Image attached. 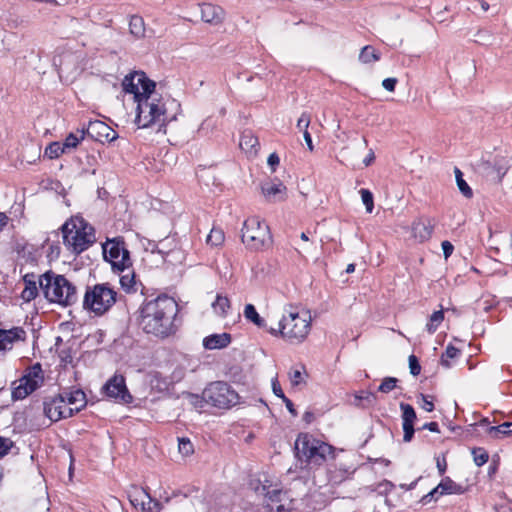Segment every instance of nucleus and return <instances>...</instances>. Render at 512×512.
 <instances>
[{
	"label": "nucleus",
	"instance_id": "56",
	"mask_svg": "<svg viewBox=\"0 0 512 512\" xmlns=\"http://www.w3.org/2000/svg\"><path fill=\"white\" fill-rule=\"evenodd\" d=\"M422 429H427L431 432H436L438 433L440 430H439V425L437 422H429V423H425L423 426H422Z\"/></svg>",
	"mask_w": 512,
	"mask_h": 512
},
{
	"label": "nucleus",
	"instance_id": "10",
	"mask_svg": "<svg viewBox=\"0 0 512 512\" xmlns=\"http://www.w3.org/2000/svg\"><path fill=\"white\" fill-rule=\"evenodd\" d=\"M102 249L104 260L111 264L114 272H124L132 266L130 253L122 237L107 239Z\"/></svg>",
	"mask_w": 512,
	"mask_h": 512
},
{
	"label": "nucleus",
	"instance_id": "9",
	"mask_svg": "<svg viewBox=\"0 0 512 512\" xmlns=\"http://www.w3.org/2000/svg\"><path fill=\"white\" fill-rule=\"evenodd\" d=\"M202 399L214 407L229 409L239 403L238 393L226 382L210 383L202 393Z\"/></svg>",
	"mask_w": 512,
	"mask_h": 512
},
{
	"label": "nucleus",
	"instance_id": "55",
	"mask_svg": "<svg viewBox=\"0 0 512 512\" xmlns=\"http://www.w3.org/2000/svg\"><path fill=\"white\" fill-rule=\"evenodd\" d=\"M118 137L117 133L111 128L108 127V131L105 133V137L103 138V142H112Z\"/></svg>",
	"mask_w": 512,
	"mask_h": 512
},
{
	"label": "nucleus",
	"instance_id": "28",
	"mask_svg": "<svg viewBox=\"0 0 512 512\" xmlns=\"http://www.w3.org/2000/svg\"><path fill=\"white\" fill-rule=\"evenodd\" d=\"M243 314L248 321L252 322L257 327L266 328L265 320L260 317L253 304H246Z\"/></svg>",
	"mask_w": 512,
	"mask_h": 512
},
{
	"label": "nucleus",
	"instance_id": "63",
	"mask_svg": "<svg viewBox=\"0 0 512 512\" xmlns=\"http://www.w3.org/2000/svg\"><path fill=\"white\" fill-rule=\"evenodd\" d=\"M7 222H8V217L6 216V214L0 212V230L4 226H6Z\"/></svg>",
	"mask_w": 512,
	"mask_h": 512
},
{
	"label": "nucleus",
	"instance_id": "36",
	"mask_svg": "<svg viewBox=\"0 0 512 512\" xmlns=\"http://www.w3.org/2000/svg\"><path fill=\"white\" fill-rule=\"evenodd\" d=\"M224 232L218 228H212L207 236L206 242L211 246H219L224 242Z\"/></svg>",
	"mask_w": 512,
	"mask_h": 512
},
{
	"label": "nucleus",
	"instance_id": "42",
	"mask_svg": "<svg viewBox=\"0 0 512 512\" xmlns=\"http://www.w3.org/2000/svg\"><path fill=\"white\" fill-rule=\"evenodd\" d=\"M472 455L477 466L484 465L489 459L488 453L483 448H474L472 450Z\"/></svg>",
	"mask_w": 512,
	"mask_h": 512
},
{
	"label": "nucleus",
	"instance_id": "46",
	"mask_svg": "<svg viewBox=\"0 0 512 512\" xmlns=\"http://www.w3.org/2000/svg\"><path fill=\"white\" fill-rule=\"evenodd\" d=\"M311 121L310 114L303 112L297 121V128L301 131L308 130Z\"/></svg>",
	"mask_w": 512,
	"mask_h": 512
},
{
	"label": "nucleus",
	"instance_id": "37",
	"mask_svg": "<svg viewBox=\"0 0 512 512\" xmlns=\"http://www.w3.org/2000/svg\"><path fill=\"white\" fill-rule=\"evenodd\" d=\"M218 126V118L214 116L207 117L200 125L199 132L207 135Z\"/></svg>",
	"mask_w": 512,
	"mask_h": 512
},
{
	"label": "nucleus",
	"instance_id": "20",
	"mask_svg": "<svg viewBox=\"0 0 512 512\" xmlns=\"http://www.w3.org/2000/svg\"><path fill=\"white\" fill-rule=\"evenodd\" d=\"M433 228L429 219H418L412 223V235L419 242H424L431 237Z\"/></svg>",
	"mask_w": 512,
	"mask_h": 512
},
{
	"label": "nucleus",
	"instance_id": "23",
	"mask_svg": "<svg viewBox=\"0 0 512 512\" xmlns=\"http://www.w3.org/2000/svg\"><path fill=\"white\" fill-rule=\"evenodd\" d=\"M108 125L100 120L90 121L85 128V134L95 141L103 142Z\"/></svg>",
	"mask_w": 512,
	"mask_h": 512
},
{
	"label": "nucleus",
	"instance_id": "7",
	"mask_svg": "<svg viewBox=\"0 0 512 512\" xmlns=\"http://www.w3.org/2000/svg\"><path fill=\"white\" fill-rule=\"evenodd\" d=\"M117 301V292L109 283H99L87 286L83 308L95 316H103Z\"/></svg>",
	"mask_w": 512,
	"mask_h": 512
},
{
	"label": "nucleus",
	"instance_id": "60",
	"mask_svg": "<svg viewBox=\"0 0 512 512\" xmlns=\"http://www.w3.org/2000/svg\"><path fill=\"white\" fill-rule=\"evenodd\" d=\"M446 467H447V464H446L445 460H443L442 462L439 459L437 460V468L441 475H443L445 473Z\"/></svg>",
	"mask_w": 512,
	"mask_h": 512
},
{
	"label": "nucleus",
	"instance_id": "5",
	"mask_svg": "<svg viewBox=\"0 0 512 512\" xmlns=\"http://www.w3.org/2000/svg\"><path fill=\"white\" fill-rule=\"evenodd\" d=\"M39 285L45 298L62 306L77 302V288L65 276L48 271L40 276Z\"/></svg>",
	"mask_w": 512,
	"mask_h": 512
},
{
	"label": "nucleus",
	"instance_id": "58",
	"mask_svg": "<svg viewBox=\"0 0 512 512\" xmlns=\"http://www.w3.org/2000/svg\"><path fill=\"white\" fill-rule=\"evenodd\" d=\"M283 402L285 403V406H286V408L288 409V411H289L293 416H296V415H297V412H296V410H295V408H294V405H293L292 401H291L289 398L285 397V398L283 399Z\"/></svg>",
	"mask_w": 512,
	"mask_h": 512
},
{
	"label": "nucleus",
	"instance_id": "19",
	"mask_svg": "<svg viewBox=\"0 0 512 512\" xmlns=\"http://www.w3.org/2000/svg\"><path fill=\"white\" fill-rule=\"evenodd\" d=\"M201 18L210 24H219L224 18V11L220 6L204 3L201 5Z\"/></svg>",
	"mask_w": 512,
	"mask_h": 512
},
{
	"label": "nucleus",
	"instance_id": "39",
	"mask_svg": "<svg viewBox=\"0 0 512 512\" xmlns=\"http://www.w3.org/2000/svg\"><path fill=\"white\" fill-rule=\"evenodd\" d=\"M178 450L183 456H190L194 452L192 442L188 438L178 439Z\"/></svg>",
	"mask_w": 512,
	"mask_h": 512
},
{
	"label": "nucleus",
	"instance_id": "35",
	"mask_svg": "<svg viewBox=\"0 0 512 512\" xmlns=\"http://www.w3.org/2000/svg\"><path fill=\"white\" fill-rule=\"evenodd\" d=\"M65 152H67L65 146L59 142H52L45 149V155L50 159L58 158Z\"/></svg>",
	"mask_w": 512,
	"mask_h": 512
},
{
	"label": "nucleus",
	"instance_id": "11",
	"mask_svg": "<svg viewBox=\"0 0 512 512\" xmlns=\"http://www.w3.org/2000/svg\"><path fill=\"white\" fill-rule=\"evenodd\" d=\"M41 373V366L36 364L27 374L14 381L12 383L11 393L13 401L22 400L39 388L43 383V376Z\"/></svg>",
	"mask_w": 512,
	"mask_h": 512
},
{
	"label": "nucleus",
	"instance_id": "13",
	"mask_svg": "<svg viewBox=\"0 0 512 512\" xmlns=\"http://www.w3.org/2000/svg\"><path fill=\"white\" fill-rule=\"evenodd\" d=\"M103 390L109 398H113L116 402L129 404L133 400L122 375L116 374L110 378L104 385Z\"/></svg>",
	"mask_w": 512,
	"mask_h": 512
},
{
	"label": "nucleus",
	"instance_id": "8",
	"mask_svg": "<svg viewBox=\"0 0 512 512\" xmlns=\"http://www.w3.org/2000/svg\"><path fill=\"white\" fill-rule=\"evenodd\" d=\"M241 240L250 250L267 248L272 242L269 226L257 216L249 217L243 223Z\"/></svg>",
	"mask_w": 512,
	"mask_h": 512
},
{
	"label": "nucleus",
	"instance_id": "16",
	"mask_svg": "<svg viewBox=\"0 0 512 512\" xmlns=\"http://www.w3.org/2000/svg\"><path fill=\"white\" fill-rule=\"evenodd\" d=\"M400 410L402 412V428H403V441L408 443L412 440L414 435V422L417 418L416 412L412 405L408 403L401 402Z\"/></svg>",
	"mask_w": 512,
	"mask_h": 512
},
{
	"label": "nucleus",
	"instance_id": "4",
	"mask_svg": "<svg viewBox=\"0 0 512 512\" xmlns=\"http://www.w3.org/2000/svg\"><path fill=\"white\" fill-rule=\"evenodd\" d=\"M295 455L301 464L319 467L334 457V447L309 433H300L295 441Z\"/></svg>",
	"mask_w": 512,
	"mask_h": 512
},
{
	"label": "nucleus",
	"instance_id": "18",
	"mask_svg": "<svg viewBox=\"0 0 512 512\" xmlns=\"http://www.w3.org/2000/svg\"><path fill=\"white\" fill-rule=\"evenodd\" d=\"M355 472L352 466L344 464L330 465L327 469V478L332 485H339L345 480L349 479Z\"/></svg>",
	"mask_w": 512,
	"mask_h": 512
},
{
	"label": "nucleus",
	"instance_id": "41",
	"mask_svg": "<svg viewBox=\"0 0 512 512\" xmlns=\"http://www.w3.org/2000/svg\"><path fill=\"white\" fill-rule=\"evenodd\" d=\"M359 193L361 195L362 202L365 205L366 211L371 213L374 208L373 194L368 189L364 188H362Z\"/></svg>",
	"mask_w": 512,
	"mask_h": 512
},
{
	"label": "nucleus",
	"instance_id": "38",
	"mask_svg": "<svg viewBox=\"0 0 512 512\" xmlns=\"http://www.w3.org/2000/svg\"><path fill=\"white\" fill-rule=\"evenodd\" d=\"M459 350L453 345H448L445 352L441 356V364L445 367H450L449 359L457 357Z\"/></svg>",
	"mask_w": 512,
	"mask_h": 512
},
{
	"label": "nucleus",
	"instance_id": "32",
	"mask_svg": "<svg viewBox=\"0 0 512 512\" xmlns=\"http://www.w3.org/2000/svg\"><path fill=\"white\" fill-rule=\"evenodd\" d=\"M306 370L305 367L300 365L290 369L288 376L292 386H299L305 383Z\"/></svg>",
	"mask_w": 512,
	"mask_h": 512
},
{
	"label": "nucleus",
	"instance_id": "45",
	"mask_svg": "<svg viewBox=\"0 0 512 512\" xmlns=\"http://www.w3.org/2000/svg\"><path fill=\"white\" fill-rule=\"evenodd\" d=\"M459 191L462 193V195L466 198H471L473 196V191L470 188V186L467 184V182L464 179H460L456 182Z\"/></svg>",
	"mask_w": 512,
	"mask_h": 512
},
{
	"label": "nucleus",
	"instance_id": "57",
	"mask_svg": "<svg viewBox=\"0 0 512 512\" xmlns=\"http://www.w3.org/2000/svg\"><path fill=\"white\" fill-rule=\"evenodd\" d=\"M267 162L274 169V166L280 162L279 156L276 153H272L269 155Z\"/></svg>",
	"mask_w": 512,
	"mask_h": 512
},
{
	"label": "nucleus",
	"instance_id": "43",
	"mask_svg": "<svg viewBox=\"0 0 512 512\" xmlns=\"http://www.w3.org/2000/svg\"><path fill=\"white\" fill-rule=\"evenodd\" d=\"M397 382L398 380L394 377H386L382 380L378 390L382 393H389L396 387Z\"/></svg>",
	"mask_w": 512,
	"mask_h": 512
},
{
	"label": "nucleus",
	"instance_id": "62",
	"mask_svg": "<svg viewBox=\"0 0 512 512\" xmlns=\"http://www.w3.org/2000/svg\"><path fill=\"white\" fill-rule=\"evenodd\" d=\"M314 418V414L310 411H306L303 415V420L306 422V423H310Z\"/></svg>",
	"mask_w": 512,
	"mask_h": 512
},
{
	"label": "nucleus",
	"instance_id": "24",
	"mask_svg": "<svg viewBox=\"0 0 512 512\" xmlns=\"http://www.w3.org/2000/svg\"><path fill=\"white\" fill-rule=\"evenodd\" d=\"M129 32L136 39H142L146 36L145 22L141 16L132 15L130 17Z\"/></svg>",
	"mask_w": 512,
	"mask_h": 512
},
{
	"label": "nucleus",
	"instance_id": "22",
	"mask_svg": "<svg viewBox=\"0 0 512 512\" xmlns=\"http://www.w3.org/2000/svg\"><path fill=\"white\" fill-rule=\"evenodd\" d=\"M231 342L229 333L212 334L204 338L203 346L208 350L222 349Z\"/></svg>",
	"mask_w": 512,
	"mask_h": 512
},
{
	"label": "nucleus",
	"instance_id": "3",
	"mask_svg": "<svg viewBox=\"0 0 512 512\" xmlns=\"http://www.w3.org/2000/svg\"><path fill=\"white\" fill-rule=\"evenodd\" d=\"M311 315L308 311L299 312L295 307L285 308L278 327H270L268 332L275 337H281L290 344H300L311 330Z\"/></svg>",
	"mask_w": 512,
	"mask_h": 512
},
{
	"label": "nucleus",
	"instance_id": "27",
	"mask_svg": "<svg viewBox=\"0 0 512 512\" xmlns=\"http://www.w3.org/2000/svg\"><path fill=\"white\" fill-rule=\"evenodd\" d=\"M438 488L441 489V494L450 495V494H463L465 489L462 485L454 482L451 478L445 477L438 484Z\"/></svg>",
	"mask_w": 512,
	"mask_h": 512
},
{
	"label": "nucleus",
	"instance_id": "14",
	"mask_svg": "<svg viewBox=\"0 0 512 512\" xmlns=\"http://www.w3.org/2000/svg\"><path fill=\"white\" fill-rule=\"evenodd\" d=\"M254 489L257 494L263 495L267 499V506L271 512L286 511L285 505L282 503L284 498H287L286 492L272 488L271 485L262 484L260 481L254 486Z\"/></svg>",
	"mask_w": 512,
	"mask_h": 512
},
{
	"label": "nucleus",
	"instance_id": "30",
	"mask_svg": "<svg viewBox=\"0 0 512 512\" xmlns=\"http://www.w3.org/2000/svg\"><path fill=\"white\" fill-rule=\"evenodd\" d=\"M258 145V139L251 131H244L240 137L239 146L245 152H252Z\"/></svg>",
	"mask_w": 512,
	"mask_h": 512
},
{
	"label": "nucleus",
	"instance_id": "50",
	"mask_svg": "<svg viewBox=\"0 0 512 512\" xmlns=\"http://www.w3.org/2000/svg\"><path fill=\"white\" fill-rule=\"evenodd\" d=\"M397 82H398L397 78H394V77L386 78L382 81V86L385 90H387L389 92H394Z\"/></svg>",
	"mask_w": 512,
	"mask_h": 512
},
{
	"label": "nucleus",
	"instance_id": "25",
	"mask_svg": "<svg viewBox=\"0 0 512 512\" xmlns=\"http://www.w3.org/2000/svg\"><path fill=\"white\" fill-rule=\"evenodd\" d=\"M23 279L25 282V288L21 293V297L24 301L29 302L33 300L38 294L35 276L33 274H26Z\"/></svg>",
	"mask_w": 512,
	"mask_h": 512
},
{
	"label": "nucleus",
	"instance_id": "59",
	"mask_svg": "<svg viewBox=\"0 0 512 512\" xmlns=\"http://www.w3.org/2000/svg\"><path fill=\"white\" fill-rule=\"evenodd\" d=\"M303 137H304V140H305V142H306V144H307V146H308V149H309L310 151H313L314 146H313V143H312L311 135H310V133H309V131H308V130H305V131H304V133H303Z\"/></svg>",
	"mask_w": 512,
	"mask_h": 512
},
{
	"label": "nucleus",
	"instance_id": "49",
	"mask_svg": "<svg viewBox=\"0 0 512 512\" xmlns=\"http://www.w3.org/2000/svg\"><path fill=\"white\" fill-rule=\"evenodd\" d=\"M439 495H442L441 494V489L438 488V485L432 489L428 494L424 495L422 498H421V503L426 505L428 504L433 498H435L436 496H439Z\"/></svg>",
	"mask_w": 512,
	"mask_h": 512
},
{
	"label": "nucleus",
	"instance_id": "52",
	"mask_svg": "<svg viewBox=\"0 0 512 512\" xmlns=\"http://www.w3.org/2000/svg\"><path fill=\"white\" fill-rule=\"evenodd\" d=\"M420 398L422 400V409H424L427 412H432L434 410V404L431 400L428 399V396L420 394Z\"/></svg>",
	"mask_w": 512,
	"mask_h": 512
},
{
	"label": "nucleus",
	"instance_id": "61",
	"mask_svg": "<svg viewBox=\"0 0 512 512\" xmlns=\"http://www.w3.org/2000/svg\"><path fill=\"white\" fill-rule=\"evenodd\" d=\"M374 159H375L374 153H373V151H370V153L363 160V163L365 166H369L373 162Z\"/></svg>",
	"mask_w": 512,
	"mask_h": 512
},
{
	"label": "nucleus",
	"instance_id": "1",
	"mask_svg": "<svg viewBox=\"0 0 512 512\" xmlns=\"http://www.w3.org/2000/svg\"><path fill=\"white\" fill-rule=\"evenodd\" d=\"M154 81L144 72H134L125 76L123 88L134 95L137 103L135 123L139 128H147L154 124L162 126L174 117L167 112V101L156 89Z\"/></svg>",
	"mask_w": 512,
	"mask_h": 512
},
{
	"label": "nucleus",
	"instance_id": "53",
	"mask_svg": "<svg viewBox=\"0 0 512 512\" xmlns=\"http://www.w3.org/2000/svg\"><path fill=\"white\" fill-rule=\"evenodd\" d=\"M272 390H273V393L277 397L281 398L282 400L286 397L277 378L273 379V381H272Z\"/></svg>",
	"mask_w": 512,
	"mask_h": 512
},
{
	"label": "nucleus",
	"instance_id": "15",
	"mask_svg": "<svg viewBox=\"0 0 512 512\" xmlns=\"http://www.w3.org/2000/svg\"><path fill=\"white\" fill-rule=\"evenodd\" d=\"M26 337V331L20 326L0 329V357L11 351L16 344L24 342Z\"/></svg>",
	"mask_w": 512,
	"mask_h": 512
},
{
	"label": "nucleus",
	"instance_id": "29",
	"mask_svg": "<svg viewBox=\"0 0 512 512\" xmlns=\"http://www.w3.org/2000/svg\"><path fill=\"white\" fill-rule=\"evenodd\" d=\"M212 309L218 316L225 317L230 309L229 299L226 296L218 294L215 301L212 303Z\"/></svg>",
	"mask_w": 512,
	"mask_h": 512
},
{
	"label": "nucleus",
	"instance_id": "34",
	"mask_svg": "<svg viewBox=\"0 0 512 512\" xmlns=\"http://www.w3.org/2000/svg\"><path fill=\"white\" fill-rule=\"evenodd\" d=\"M444 320V312L443 310L435 311L429 318L428 323L426 324V329L430 334H433L439 325Z\"/></svg>",
	"mask_w": 512,
	"mask_h": 512
},
{
	"label": "nucleus",
	"instance_id": "48",
	"mask_svg": "<svg viewBox=\"0 0 512 512\" xmlns=\"http://www.w3.org/2000/svg\"><path fill=\"white\" fill-rule=\"evenodd\" d=\"M71 58H73V55H71V54L64 55L63 58L59 57V63H58L57 58L54 57L53 63H54L55 66H59V73L64 72V71L67 70L66 63Z\"/></svg>",
	"mask_w": 512,
	"mask_h": 512
},
{
	"label": "nucleus",
	"instance_id": "12",
	"mask_svg": "<svg viewBox=\"0 0 512 512\" xmlns=\"http://www.w3.org/2000/svg\"><path fill=\"white\" fill-rule=\"evenodd\" d=\"M43 405L45 415L53 422L73 416V410L67 406L64 394L47 398Z\"/></svg>",
	"mask_w": 512,
	"mask_h": 512
},
{
	"label": "nucleus",
	"instance_id": "64",
	"mask_svg": "<svg viewBox=\"0 0 512 512\" xmlns=\"http://www.w3.org/2000/svg\"><path fill=\"white\" fill-rule=\"evenodd\" d=\"M454 172H455L456 182L459 181L460 179H463V174L459 168L455 167Z\"/></svg>",
	"mask_w": 512,
	"mask_h": 512
},
{
	"label": "nucleus",
	"instance_id": "17",
	"mask_svg": "<svg viewBox=\"0 0 512 512\" xmlns=\"http://www.w3.org/2000/svg\"><path fill=\"white\" fill-rule=\"evenodd\" d=\"M286 186L280 181H269L262 185V193L270 202H281L286 199Z\"/></svg>",
	"mask_w": 512,
	"mask_h": 512
},
{
	"label": "nucleus",
	"instance_id": "51",
	"mask_svg": "<svg viewBox=\"0 0 512 512\" xmlns=\"http://www.w3.org/2000/svg\"><path fill=\"white\" fill-rule=\"evenodd\" d=\"M12 442L9 439L0 437V457L7 454L11 447Z\"/></svg>",
	"mask_w": 512,
	"mask_h": 512
},
{
	"label": "nucleus",
	"instance_id": "6",
	"mask_svg": "<svg viewBox=\"0 0 512 512\" xmlns=\"http://www.w3.org/2000/svg\"><path fill=\"white\" fill-rule=\"evenodd\" d=\"M63 242L67 249L80 254L95 242L94 228L81 217L71 218L62 226Z\"/></svg>",
	"mask_w": 512,
	"mask_h": 512
},
{
	"label": "nucleus",
	"instance_id": "31",
	"mask_svg": "<svg viewBox=\"0 0 512 512\" xmlns=\"http://www.w3.org/2000/svg\"><path fill=\"white\" fill-rule=\"evenodd\" d=\"M85 128L83 127L81 130H77L76 133H70L65 138L63 145L66 150L69 151L78 146V144L85 138Z\"/></svg>",
	"mask_w": 512,
	"mask_h": 512
},
{
	"label": "nucleus",
	"instance_id": "21",
	"mask_svg": "<svg viewBox=\"0 0 512 512\" xmlns=\"http://www.w3.org/2000/svg\"><path fill=\"white\" fill-rule=\"evenodd\" d=\"M62 394L65 396L67 406L73 410V414L79 412L87 404L86 395L80 389L70 392L64 391Z\"/></svg>",
	"mask_w": 512,
	"mask_h": 512
},
{
	"label": "nucleus",
	"instance_id": "44",
	"mask_svg": "<svg viewBox=\"0 0 512 512\" xmlns=\"http://www.w3.org/2000/svg\"><path fill=\"white\" fill-rule=\"evenodd\" d=\"M394 488V484L388 480H383L382 482L378 483L375 487V491L380 495H386L390 491H392Z\"/></svg>",
	"mask_w": 512,
	"mask_h": 512
},
{
	"label": "nucleus",
	"instance_id": "33",
	"mask_svg": "<svg viewBox=\"0 0 512 512\" xmlns=\"http://www.w3.org/2000/svg\"><path fill=\"white\" fill-rule=\"evenodd\" d=\"M379 59V54L372 46L369 45L363 47L359 55V60L365 64L378 61Z\"/></svg>",
	"mask_w": 512,
	"mask_h": 512
},
{
	"label": "nucleus",
	"instance_id": "47",
	"mask_svg": "<svg viewBox=\"0 0 512 512\" xmlns=\"http://www.w3.org/2000/svg\"><path fill=\"white\" fill-rule=\"evenodd\" d=\"M409 369H410V373L413 376H417L421 372V366H420L419 361L415 355L409 356Z\"/></svg>",
	"mask_w": 512,
	"mask_h": 512
},
{
	"label": "nucleus",
	"instance_id": "2",
	"mask_svg": "<svg viewBox=\"0 0 512 512\" xmlns=\"http://www.w3.org/2000/svg\"><path fill=\"white\" fill-rule=\"evenodd\" d=\"M177 302L167 295L145 301L140 308V326L147 334L166 338L176 331Z\"/></svg>",
	"mask_w": 512,
	"mask_h": 512
},
{
	"label": "nucleus",
	"instance_id": "54",
	"mask_svg": "<svg viewBox=\"0 0 512 512\" xmlns=\"http://www.w3.org/2000/svg\"><path fill=\"white\" fill-rule=\"evenodd\" d=\"M441 246H442V250H443V255L447 259L452 254L454 247H453L452 243L449 241H443L441 243Z\"/></svg>",
	"mask_w": 512,
	"mask_h": 512
},
{
	"label": "nucleus",
	"instance_id": "26",
	"mask_svg": "<svg viewBox=\"0 0 512 512\" xmlns=\"http://www.w3.org/2000/svg\"><path fill=\"white\" fill-rule=\"evenodd\" d=\"M486 433L493 439H501L512 435V422H504L497 426H489Z\"/></svg>",
	"mask_w": 512,
	"mask_h": 512
},
{
	"label": "nucleus",
	"instance_id": "40",
	"mask_svg": "<svg viewBox=\"0 0 512 512\" xmlns=\"http://www.w3.org/2000/svg\"><path fill=\"white\" fill-rule=\"evenodd\" d=\"M120 285L127 292L133 291L135 286V274L131 272L122 275L120 277Z\"/></svg>",
	"mask_w": 512,
	"mask_h": 512
}]
</instances>
